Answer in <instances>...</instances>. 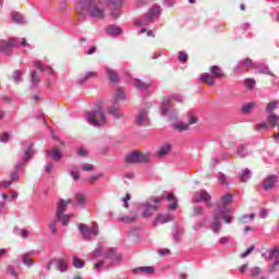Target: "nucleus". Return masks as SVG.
<instances>
[{"label": "nucleus", "instance_id": "1", "mask_svg": "<svg viewBox=\"0 0 279 279\" xmlns=\"http://www.w3.org/2000/svg\"><path fill=\"white\" fill-rule=\"evenodd\" d=\"M76 10L78 14H84V12H87L92 19H97L98 21L106 19V10H104V8L99 7V4L93 0H81Z\"/></svg>", "mask_w": 279, "mask_h": 279}, {"label": "nucleus", "instance_id": "2", "mask_svg": "<svg viewBox=\"0 0 279 279\" xmlns=\"http://www.w3.org/2000/svg\"><path fill=\"white\" fill-rule=\"evenodd\" d=\"M150 158H151V154L149 153L134 150L129 153L125 156L124 162L125 165H141V163L148 162Z\"/></svg>", "mask_w": 279, "mask_h": 279}, {"label": "nucleus", "instance_id": "3", "mask_svg": "<svg viewBox=\"0 0 279 279\" xmlns=\"http://www.w3.org/2000/svg\"><path fill=\"white\" fill-rule=\"evenodd\" d=\"M16 47H29V43H27V39L25 38H23L22 41H19V39H9L0 41V51L2 53H5V56H10L12 53V49Z\"/></svg>", "mask_w": 279, "mask_h": 279}, {"label": "nucleus", "instance_id": "4", "mask_svg": "<svg viewBox=\"0 0 279 279\" xmlns=\"http://www.w3.org/2000/svg\"><path fill=\"white\" fill-rule=\"evenodd\" d=\"M87 121L90 123V125H106L107 120H106V113L101 111L100 109L95 110V111H89L87 112Z\"/></svg>", "mask_w": 279, "mask_h": 279}, {"label": "nucleus", "instance_id": "5", "mask_svg": "<svg viewBox=\"0 0 279 279\" xmlns=\"http://www.w3.org/2000/svg\"><path fill=\"white\" fill-rule=\"evenodd\" d=\"M221 219L226 221V223H232V217L230 214H226L223 211H219L218 215L214 217L211 221V230L213 232H221Z\"/></svg>", "mask_w": 279, "mask_h": 279}, {"label": "nucleus", "instance_id": "6", "mask_svg": "<svg viewBox=\"0 0 279 279\" xmlns=\"http://www.w3.org/2000/svg\"><path fill=\"white\" fill-rule=\"evenodd\" d=\"M161 114L162 117H168L170 121L178 119V111L171 109V99L163 97L161 102Z\"/></svg>", "mask_w": 279, "mask_h": 279}, {"label": "nucleus", "instance_id": "7", "mask_svg": "<svg viewBox=\"0 0 279 279\" xmlns=\"http://www.w3.org/2000/svg\"><path fill=\"white\" fill-rule=\"evenodd\" d=\"M160 208V198H149L145 204H144V211L142 217L144 219H147L148 217H151V211H156ZM149 209L151 211H149Z\"/></svg>", "mask_w": 279, "mask_h": 279}, {"label": "nucleus", "instance_id": "8", "mask_svg": "<svg viewBox=\"0 0 279 279\" xmlns=\"http://www.w3.org/2000/svg\"><path fill=\"white\" fill-rule=\"evenodd\" d=\"M123 3H125V0H107V8L110 10V14L113 19L119 16V10L123 8Z\"/></svg>", "mask_w": 279, "mask_h": 279}, {"label": "nucleus", "instance_id": "9", "mask_svg": "<svg viewBox=\"0 0 279 279\" xmlns=\"http://www.w3.org/2000/svg\"><path fill=\"white\" fill-rule=\"evenodd\" d=\"M264 256H266L268 260H274V264L270 266L269 269L270 274H274L279 265V248L277 247L272 251H267L266 253H264Z\"/></svg>", "mask_w": 279, "mask_h": 279}, {"label": "nucleus", "instance_id": "10", "mask_svg": "<svg viewBox=\"0 0 279 279\" xmlns=\"http://www.w3.org/2000/svg\"><path fill=\"white\" fill-rule=\"evenodd\" d=\"M156 16H160V7H153L147 17L136 21L135 25H149Z\"/></svg>", "mask_w": 279, "mask_h": 279}, {"label": "nucleus", "instance_id": "11", "mask_svg": "<svg viewBox=\"0 0 279 279\" xmlns=\"http://www.w3.org/2000/svg\"><path fill=\"white\" fill-rule=\"evenodd\" d=\"M278 184V175H268L266 179H264L263 186L265 191H271Z\"/></svg>", "mask_w": 279, "mask_h": 279}, {"label": "nucleus", "instance_id": "12", "mask_svg": "<svg viewBox=\"0 0 279 279\" xmlns=\"http://www.w3.org/2000/svg\"><path fill=\"white\" fill-rule=\"evenodd\" d=\"M170 221H173V218L169 214H158L156 218L153 220V226H160L162 223H169Z\"/></svg>", "mask_w": 279, "mask_h": 279}, {"label": "nucleus", "instance_id": "13", "mask_svg": "<svg viewBox=\"0 0 279 279\" xmlns=\"http://www.w3.org/2000/svg\"><path fill=\"white\" fill-rule=\"evenodd\" d=\"M58 266V269L61 271H66V260L65 259H53L47 265V269L50 271L53 269V266Z\"/></svg>", "mask_w": 279, "mask_h": 279}, {"label": "nucleus", "instance_id": "14", "mask_svg": "<svg viewBox=\"0 0 279 279\" xmlns=\"http://www.w3.org/2000/svg\"><path fill=\"white\" fill-rule=\"evenodd\" d=\"M196 204H199V202H205L206 206L211 208L213 206V197H210V194L206 191H202L199 193V197L195 198Z\"/></svg>", "mask_w": 279, "mask_h": 279}, {"label": "nucleus", "instance_id": "15", "mask_svg": "<svg viewBox=\"0 0 279 279\" xmlns=\"http://www.w3.org/2000/svg\"><path fill=\"white\" fill-rule=\"evenodd\" d=\"M106 73L111 84H118L119 80H121V77L119 76V73L116 70H112L111 68H107Z\"/></svg>", "mask_w": 279, "mask_h": 279}, {"label": "nucleus", "instance_id": "16", "mask_svg": "<svg viewBox=\"0 0 279 279\" xmlns=\"http://www.w3.org/2000/svg\"><path fill=\"white\" fill-rule=\"evenodd\" d=\"M133 84H134L135 88H138L140 90H147V88H149V86H151V82L141 81L140 78H135L133 81Z\"/></svg>", "mask_w": 279, "mask_h": 279}, {"label": "nucleus", "instance_id": "17", "mask_svg": "<svg viewBox=\"0 0 279 279\" xmlns=\"http://www.w3.org/2000/svg\"><path fill=\"white\" fill-rule=\"evenodd\" d=\"M134 274H146V275H154L156 274V270L151 266H144V267H137L133 270Z\"/></svg>", "mask_w": 279, "mask_h": 279}, {"label": "nucleus", "instance_id": "18", "mask_svg": "<svg viewBox=\"0 0 279 279\" xmlns=\"http://www.w3.org/2000/svg\"><path fill=\"white\" fill-rule=\"evenodd\" d=\"M195 123H197V118L192 117L190 119L189 124H177L174 126V130H178V132H184V131L189 130L190 125H195Z\"/></svg>", "mask_w": 279, "mask_h": 279}, {"label": "nucleus", "instance_id": "19", "mask_svg": "<svg viewBox=\"0 0 279 279\" xmlns=\"http://www.w3.org/2000/svg\"><path fill=\"white\" fill-rule=\"evenodd\" d=\"M136 125H145L147 123V111L141 110L135 119Z\"/></svg>", "mask_w": 279, "mask_h": 279}, {"label": "nucleus", "instance_id": "20", "mask_svg": "<svg viewBox=\"0 0 279 279\" xmlns=\"http://www.w3.org/2000/svg\"><path fill=\"white\" fill-rule=\"evenodd\" d=\"M71 204V199L64 201L60 199L57 207V217L63 215L64 210H66V205Z\"/></svg>", "mask_w": 279, "mask_h": 279}, {"label": "nucleus", "instance_id": "21", "mask_svg": "<svg viewBox=\"0 0 279 279\" xmlns=\"http://www.w3.org/2000/svg\"><path fill=\"white\" fill-rule=\"evenodd\" d=\"M210 73L216 80H221V77H226V74L223 73V70L217 65L210 66Z\"/></svg>", "mask_w": 279, "mask_h": 279}, {"label": "nucleus", "instance_id": "22", "mask_svg": "<svg viewBox=\"0 0 279 279\" xmlns=\"http://www.w3.org/2000/svg\"><path fill=\"white\" fill-rule=\"evenodd\" d=\"M169 151H171V145L165 144L157 150L156 156H157V158H165V156H167V154H169Z\"/></svg>", "mask_w": 279, "mask_h": 279}, {"label": "nucleus", "instance_id": "23", "mask_svg": "<svg viewBox=\"0 0 279 279\" xmlns=\"http://www.w3.org/2000/svg\"><path fill=\"white\" fill-rule=\"evenodd\" d=\"M108 114L114 117V119H123V112L118 107H110L108 109Z\"/></svg>", "mask_w": 279, "mask_h": 279}, {"label": "nucleus", "instance_id": "24", "mask_svg": "<svg viewBox=\"0 0 279 279\" xmlns=\"http://www.w3.org/2000/svg\"><path fill=\"white\" fill-rule=\"evenodd\" d=\"M214 75L209 74V73H204L201 76V81L204 82L205 84H207V86H215V80H214Z\"/></svg>", "mask_w": 279, "mask_h": 279}, {"label": "nucleus", "instance_id": "25", "mask_svg": "<svg viewBox=\"0 0 279 279\" xmlns=\"http://www.w3.org/2000/svg\"><path fill=\"white\" fill-rule=\"evenodd\" d=\"M32 156H34V145L31 144L29 146L26 147L24 151V157H23V162H27V160L32 159Z\"/></svg>", "mask_w": 279, "mask_h": 279}, {"label": "nucleus", "instance_id": "26", "mask_svg": "<svg viewBox=\"0 0 279 279\" xmlns=\"http://www.w3.org/2000/svg\"><path fill=\"white\" fill-rule=\"evenodd\" d=\"M125 99V92L123 88H119L116 94L113 95V100L116 104H119V101H123Z\"/></svg>", "mask_w": 279, "mask_h": 279}, {"label": "nucleus", "instance_id": "27", "mask_svg": "<svg viewBox=\"0 0 279 279\" xmlns=\"http://www.w3.org/2000/svg\"><path fill=\"white\" fill-rule=\"evenodd\" d=\"M107 258H111L113 263H119L121 260V254H117V251L111 248L107 254Z\"/></svg>", "mask_w": 279, "mask_h": 279}, {"label": "nucleus", "instance_id": "28", "mask_svg": "<svg viewBox=\"0 0 279 279\" xmlns=\"http://www.w3.org/2000/svg\"><path fill=\"white\" fill-rule=\"evenodd\" d=\"M278 119L279 117L276 113H270L268 116V123L270 125V128H278Z\"/></svg>", "mask_w": 279, "mask_h": 279}, {"label": "nucleus", "instance_id": "29", "mask_svg": "<svg viewBox=\"0 0 279 279\" xmlns=\"http://www.w3.org/2000/svg\"><path fill=\"white\" fill-rule=\"evenodd\" d=\"M80 232L85 239H90V229L86 225H80Z\"/></svg>", "mask_w": 279, "mask_h": 279}, {"label": "nucleus", "instance_id": "30", "mask_svg": "<svg viewBox=\"0 0 279 279\" xmlns=\"http://www.w3.org/2000/svg\"><path fill=\"white\" fill-rule=\"evenodd\" d=\"M121 28L117 27V26H108L107 27V34L109 36H119L121 34Z\"/></svg>", "mask_w": 279, "mask_h": 279}, {"label": "nucleus", "instance_id": "31", "mask_svg": "<svg viewBox=\"0 0 279 279\" xmlns=\"http://www.w3.org/2000/svg\"><path fill=\"white\" fill-rule=\"evenodd\" d=\"M252 178V171L250 169H245L242 171V174L240 175V182H247Z\"/></svg>", "mask_w": 279, "mask_h": 279}, {"label": "nucleus", "instance_id": "32", "mask_svg": "<svg viewBox=\"0 0 279 279\" xmlns=\"http://www.w3.org/2000/svg\"><path fill=\"white\" fill-rule=\"evenodd\" d=\"M73 215H61L57 217L58 221H61L62 226H69V221H71Z\"/></svg>", "mask_w": 279, "mask_h": 279}, {"label": "nucleus", "instance_id": "33", "mask_svg": "<svg viewBox=\"0 0 279 279\" xmlns=\"http://www.w3.org/2000/svg\"><path fill=\"white\" fill-rule=\"evenodd\" d=\"M48 156H51V158L57 161L62 158V154H60V150H58V148H52L51 151H48Z\"/></svg>", "mask_w": 279, "mask_h": 279}, {"label": "nucleus", "instance_id": "34", "mask_svg": "<svg viewBox=\"0 0 279 279\" xmlns=\"http://www.w3.org/2000/svg\"><path fill=\"white\" fill-rule=\"evenodd\" d=\"M253 108H256V104L255 102H248V104H246L242 107V112L247 114V113L252 112Z\"/></svg>", "mask_w": 279, "mask_h": 279}, {"label": "nucleus", "instance_id": "35", "mask_svg": "<svg viewBox=\"0 0 279 279\" xmlns=\"http://www.w3.org/2000/svg\"><path fill=\"white\" fill-rule=\"evenodd\" d=\"M276 108H278V101L269 102L266 107V112L274 114V110H276Z\"/></svg>", "mask_w": 279, "mask_h": 279}, {"label": "nucleus", "instance_id": "36", "mask_svg": "<svg viewBox=\"0 0 279 279\" xmlns=\"http://www.w3.org/2000/svg\"><path fill=\"white\" fill-rule=\"evenodd\" d=\"M73 265H74L75 269H83L84 260L80 259V257H74Z\"/></svg>", "mask_w": 279, "mask_h": 279}, {"label": "nucleus", "instance_id": "37", "mask_svg": "<svg viewBox=\"0 0 279 279\" xmlns=\"http://www.w3.org/2000/svg\"><path fill=\"white\" fill-rule=\"evenodd\" d=\"M232 202V194H226L221 197L220 204L223 206H227V204H230Z\"/></svg>", "mask_w": 279, "mask_h": 279}, {"label": "nucleus", "instance_id": "38", "mask_svg": "<svg viewBox=\"0 0 279 279\" xmlns=\"http://www.w3.org/2000/svg\"><path fill=\"white\" fill-rule=\"evenodd\" d=\"M260 274H263V269H260V267H258V266L251 269L252 278H258V276H260Z\"/></svg>", "mask_w": 279, "mask_h": 279}, {"label": "nucleus", "instance_id": "39", "mask_svg": "<svg viewBox=\"0 0 279 279\" xmlns=\"http://www.w3.org/2000/svg\"><path fill=\"white\" fill-rule=\"evenodd\" d=\"M12 21H13V23H23V15L14 12V13H12Z\"/></svg>", "mask_w": 279, "mask_h": 279}, {"label": "nucleus", "instance_id": "40", "mask_svg": "<svg viewBox=\"0 0 279 279\" xmlns=\"http://www.w3.org/2000/svg\"><path fill=\"white\" fill-rule=\"evenodd\" d=\"M245 86L248 88V90H253L254 86H256V81L253 78H247L245 81Z\"/></svg>", "mask_w": 279, "mask_h": 279}, {"label": "nucleus", "instance_id": "41", "mask_svg": "<svg viewBox=\"0 0 279 279\" xmlns=\"http://www.w3.org/2000/svg\"><path fill=\"white\" fill-rule=\"evenodd\" d=\"M93 77H97V72H87L84 77L81 78V82H86V80H90Z\"/></svg>", "mask_w": 279, "mask_h": 279}, {"label": "nucleus", "instance_id": "42", "mask_svg": "<svg viewBox=\"0 0 279 279\" xmlns=\"http://www.w3.org/2000/svg\"><path fill=\"white\" fill-rule=\"evenodd\" d=\"M89 232H90V236H92V234L94 236H97V234H99V226L97 223H94L92 226V228L89 229Z\"/></svg>", "mask_w": 279, "mask_h": 279}, {"label": "nucleus", "instance_id": "43", "mask_svg": "<svg viewBox=\"0 0 279 279\" xmlns=\"http://www.w3.org/2000/svg\"><path fill=\"white\" fill-rule=\"evenodd\" d=\"M268 128L269 125L267 124V122H262L255 125L256 132H260V130H267Z\"/></svg>", "mask_w": 279, "mask_h": 279}, {"label": "nucleus", "instance_id": "44", "mask_svg": "<svg viewBox=\"0 0 279 279\" xmlns=\"http://www.w3.org/2000/svg\"><path fill=\"white\" fill-rule=\"evenodd\" d=\"M137 218H138L137 215H135L133 217L126 216V217L122 218V221H124V223H134V221H136Z\"/></svg>", "mask_w": 279, "mask_h": 279}, {"label": "nucleus", "instance_id": "45", "mask_svg": "<svg viewBox=\"0 0 279 279\" xmlns=\"http://www.w3.org/2000/svg\"><path fill=\"white\" fill-rule=\"evenodd\" d=\"M254 217H256L255 214H251V216H242L240 218V223H247L250 219H254Z\"/></svg>", "mask_w": 279, "mask_h": 279}, {"label": "nucleus", "instance_id": "46", "mask_svg": "<svg viewBox=\"0 0 279 279\" xmlns=\"http://www.w3.org/2000/svg\"><path fill=\"white\" fill-rule=\"evenodd\" d=\"M40 80L38 78V74L36 72L32 73V85L33 86H38Z\"/></svg>", "mask_w": 279, "mask_h": 279}, {"label": "nucleus", "instance_id": "47", "mask_svg": "<svg viewBox=\"0 0 279 279\" xmlns=\"http://www.w3.org/2000/svg\"><path fill=\"white\" fill-rule=\"evenodd\" d=\"M104 265H106V262L104 259H101L98 263L94 264L93 269H95V271H99V269H101L104 267Z\"/></svg>", "mask_w": 279, "mask_h": 279}, {"label": "nucleus", "instance_id": "48", "mask_svg": "<svg viewBox=\"0 0 279 279\" xmlns=\"http://www.w3.org/2000/svg\"><path fill=\"white\" fill-rule=\"evenodd\" d=\"M75 197L77 204H84L86 202V195L84 194H76Z\"/></svg>", "mask_w": 279, "mask_h": 279}, {"label": "nucleus", "instance_id": "49", "mask_svg": "<svg viewBox=\"0 0 279 279\" xmlns=\"http://www.w3.org/2000/svg\"><path fill=\"white\" fill-rule=\"evenodd\" d=\"M23 264L26 265V267H32V265H34V260H32V258H29L27 256H24Z\"/></svg>", "mask_w": 279, "mask_h": 279}, {"label": "nucleus", "instance_id": "50", "mask_svg": "<svg viewBox=\"0 0 279 279\" xmlns=\"http://www.w3.org/2000/svg\"><path fill=\"white\" fill-rule=\"evenodd\" d=\"M81 169H82L83 171H94V170H95V167H94L93 165H90V163H85V165H83V166L81 167Z\"/></svg>", "mask_w": 279, "mask_h": 279}, {"label": "nucleus", "instance_id": "51", "mask_svg": "<svg viewBox=\"0 0 279 279\" xmlns=\"http://www.w3.org/2000/svg\"><path fill=\"white\" fill-rule=\"evenodd\" d=\"M102 177H104V174L99 173V174H96V175L89 178L90 184H95V182H97L98 180H101Z\"/></svg>", "mask_w": 279, "mask_h": 279}, {"label": "nucleus", "instance_id": "52", "mask_svg": "<svg viewBox=\"0 0 279 279\" xmlns=\"http://www.w3.org/2000/svg\"><path fill=\"white\" fill-rule=\"evenodd\" d=\"M254 245L250 246L244 253H241V258H245L246 256H250L251 253L253 252L254 250Z\"/></svg>", "mask_w": 279, "mask_h": 279}, {"label": "nucleus", "instance_id": "53", "mask_svg": "<svg viewBox=\"0 0 279 279\" xmlns=\"http://www.w3.org/2000/svg\"><path fill=\"white\" fill-rule=\"evenodd\" d=\"M180 62H186L189 60V54L186 52H179Z\"/></svg>", "mask_w": 279, "mask_h": 279}, {"label": "nucleus", "instance_id": "54", "mask_svg": "<svg viewBox=\"0 0 279 279\" xmlns=\"http://www.w3.org/2000/svg\"><path fill=\"white\" fill-rule=\"evenodd\" d=\"M0 141L1 143H8V141H10V134L2 133V135L0 136Z\"/></svg>", "mask_w": 279, "mask_h": 279}, {"label": "nucleus", "instance_id": "55", "mask_svg": "<svg viewBox=\"0 0 279 279\" xmlns=\"http://www.w3.org/2000/svg\"><path fill=\"white\" fill-rule=\"evenodd\" d=\"M7 272L9 274V276H14V278H19V274H16V270H14V268L9 267Z\"/></svg>", "mask_w": 279, "mask_h": 279}, {"label": "nucleus", "instance_id": "56", "mask_svg": "<svg viewBox=\"0 0 279 279\" xmlns=\"http://www.w3.org/2000/svg\"><path fill=\"white\" fill-rule=\"evenodd\" d=\"M0 186L3 189H10V186H12V181H3L0 183Z\"/></svg>", "mask_w": 279, "mask_h": 279}, {"label": "nucleus", "instance_id": "57", "mask_svg": "<svg viewBox=\"0 0 279 279\" xmlns=\"http://www.w3.org/2000/svg\"><path fill=\"white\" fill-rule=\"evenodd\" d=\"M169 208L170 210H175V208H178V201L177 199L171 201Z\"/></svg>", "mask_w": 279, "mask_h": 279}, {"label": "nucleus", "instance_id": "58", "mask_svg": "<svg viewBox=\"0 0 279 279\" xmlns=\"http://www.w3.org/2000/svg\"><path fill=\"white\" fill-rule=\"evenodd\" d=\"M130 199H132V196L130 194H126L125 197L123 198L124 208H128V202H130Z\"/></svg>", "mask_w": 279, "mask_h": 279}, {"label": "nucleus", "instance_id": "59", "mask_svg": "<svg viewBox=\"0 0 279 279\" xmlns=\"http://www.w3.org/2000/svg\"><path fill=\"white\" fill-rule=\"evenodd\" d=\"M95 51H97V47L92 46L90 49L87 50L86 56H93V53H95Z\"/></svg>", "mask_w": 279, "mask_h": 279}, {"label": "nucleus", "instance_id": "60", "mask_svg": "<svg viewBox=\"0 0 279 279\" xmlns=\"http://www.w3.org/2000/svg\"><path fill=\"white\" fill-rule=\"evenodd\" d=\"M241 66H252V60L251 59H245L242 63Z\"/></svg>", "mask_w": 279, "mask_h": 279}, {"label": "nucleus", "instance_id": "61", "mask_svg": "<svg viewBox=\"0 0 279 279\" xmlns=\"http://www.w3.org/2000/svg\"><path fill=\"white\" fill-rule=\"evenodd\" d=\"M194 213H195V215H203L204 208L203 207H194Z\"/></svg>", "mask_w": 279, "mask_h": 279}, {"label": "nucleus", "instance_id": "62", "mask_svg": "<svg viewBox=\"0 0 279 279\" xmlns=\"http://www.w3.org/2000/svg\"><path fill=\"white\" fill-rule=\"evenodd\" d=\"M13 78H14L15 82H19L21 80V72L20 71H15L14 75H13Z\"/></svg>", "mask_w": 279, "mask_h": 279}, {"label": "nucleus", "instance_id": "63", "mask_svg": "<svg viewBox=\"0 0 279 279\" xmlns=\"http://www.w3.org/2000/svg\"><path fill=\"white\" fill-rule=\"evenodd\" d=\"M160 256H167L168 254H171V251L169 248L159 251Z\"/></svg>", "mask_w": 279, "mask_h": 279}, {"label": "nucleus", "instance_id": "64", "mask_svg": "<svg viewBox=\"0 0 279 279\" xmlns=\"http://www.w3.org/2000/svg\"><path fill=\"white\" fill-rule=\"evenodd\" d=\"M77 154H78V156H87L88 155V153L86 150H84V148H78Z\"/></svg>", "mask_w": 279, "mask_h": 279}]
</instances>
